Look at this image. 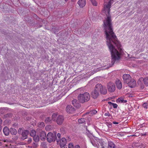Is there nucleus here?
Instances as JSON below:
<instances>
[{"mask_svg":"<svg viewBox=\"0 0 148 148\" xmlns=\"http://www.w3.org/2000/svg\"><path fill=\"white\" fill-rule=\"evenodd\" d=\"M112 1L110 0L108 2L105 1L103 9L107 18L104 21L103 23L107 44L111 54V63L113 65L116 60H118L120 58V54L115 48L114 45L116 46L119 50H121V45L117 40L112 27L111 16L109 13Z\"/></svg>","mask_w":148,"mask_h":148,"instance_id":"nucleus-1","label":"nucleus"},{"mask_svg":"<svg viewBox=\"0 0 148 148\" xmlns=\"http://www.w3.org/2000/svg\"><path fill=\"white\" fill-rule=\"evenodd\" d=\"M90 97L89 94L87 92L79 94L78 96V99L79 101L82 103L87 102L90 100Z\"/></svg>","mask_w":148,"mask_h":148,"instance_id":"nucleus-2","label":"nucleus"},{"mask_svg":"<svg viewBox=\"0 0 148 148\" xmlns=\"http://www.w3.org/2000/svg\"><path fill=\"white\" fill-rule=\"evenodd\" d=\"M18 134L21 135V139L22 140L27 138L29 134V132L28 130H23L21 128L18 129Z\"/></svg>","mask_w":148,"mask_h":148,"instance_id":"nucleus-3","label":"nucleus"},{"mask_svg":"<svg viewBox=\"0 0 148 148\" xmlns=\"http://www.w3.org/2000/svg\"><path fill=\"white\" fill-rule=\"evenodd\" d=\"M96 86V88L101 94L106 95L107 93V90L105 86H103L101 84H97Z\"/></svg>","mask_w":148,"mask_h":148,"instance_id":"nucleus-4","label":"nucleus"},{"mask_svg":"<svg viewBox=\"0 0 148 148\" xmlns=\"http://www.w3.org/2000/svg\"><path fill=\"white\" fill-rule=\"evenodd\" d=\"M56 133L53 134L51 132H49L47 136V141L50 143L55 141L56 138Z\"/></svg>","mask_w":148,"mask_h":148,"instance_id":"nucleus-5","label":"nucleus"},{"mask_svg":"<svg viewBox=\"0 0 148 148\" xmlns=\"http://www.w3.org/2000/svg\"><path fill=\"white\" fill-rule=\"evenodd\" d=\"M107 89L108 92H114L115 90V86L114 84L110 82L107 84Z\"/></svg>","mask_w":148,"mask_h":148,"instance_id":"nucleus-6","label":"nucleus"},{"mask_svg":"<svg viewBox=\"0 0 148 148\" xmlns=\"http://www.w3.org/2000/svg\"><path fill=\"white\" fill-rule=\"evenodd\" d=\"M37 131H39V132L40 133L39 136L41 140L42 141H45L46 138V134L45 132L39 129H37Z\"/></svg>","mask_w":148,"mask_h":148,"instance_id":"nucleus-7","label":"nucleus"},{"mask_svg":"<svg viewBox=\"0 0 148 148\" xmlns=\"http://www.w3.org/2000/svg\"><path fill=\"white\" fill-rule=\"evenodd\" d=\"M91 97L94 99L97 98L99 95V92L97 89L96 88V86H95L94 90L91 92Z\"/></svg>","mask_w":148,"mask_h":148,"instance_id":"nucleus-8","label":"nucleus"},{"mask_svg":"<svg viewBox=\"0 0 148 148\" xmlns=\"http://www.w3.org/2000/svg\"><path fill=\"white\" fill-rule=\"evenodd\" d=\"M123 78L124 83H127L130 81L132 77L130 75L128 74H125L123 76Z\"/></svg>","mask_w":148,"mask_h":148,"instance_id":"nucleus-9","label":"nucleus"},{"mask_svg":"<svg viewBox=\"0 0 148 148\" xmlns=\"http://www.w3.org/2000/svg\"><path fill=\"white\" fill-rule=\"evenodd\" d=\"M64 120V116L62 115H59L57 117L56 121L57 124L60 125L63 123Z\"/></svg>","mask_w":148,"mask_h":148,"instance_id":"nucleus-10","label":"nucleus"},{"mask_svg":"<svg viewBox=\"0 0 148 148\" xmlns=\"http://www.w3.org/2000/svg\"><path fill=\"white\" fill-rule=\"evenodd\" d=\"M75 110L74 108L71 106L68 105L66 107V111L68 113L72 114L74 111Z\"/></svg>","mask_w":148,"mask_h":148,"instance_id":"nucleus-11","label":"nucleus"},{"mask_svg":"<svg viewBox=\"0 0 148 148\" xmlns=\"http://www.w3.org/2000/svg\"><path fill=\"white\" fill-rule=\"evenodd\" d=\"M127 84H128L129 87L131 88H133L136 86V82L134 80L131 79L130 81V82L127 83Z\"/></svg>","mask_w":148,"mask_h":148,"instance_id":"nucleus-12","label":"nucleus"},{"mask_svg":"<svg viewBox=\"0 0 148 148\" xmlns=\"http://www.w3.org/2000/svg\"><path fill=\"white\" fill-rule=\"evenodd\" d=\"M115 82L117 88L119 89H121L122 87V85L121 81L119 79H117Z\"/></svg>","mask_w":148,"mask_h":148,"instance_id":"nucleus-13","label":"nucleus"},{"mask_svg":"<svg viewBox=\"0 0 148 148\" xmlns=\"http://www.w3.org/2000/svg\"><path fill=\"white\" fill-rule=\"evenodd\" d=\"M60 141V147H64L66 143V139L64 138H62Z\"/></svg>","mask_w":148,"mask_h":148,"instance_id":"nucleus-14","label":"nucleus"},{"mask_svg":"<svg viewBox=\"0 0 148 148\" xmlns=\"http://www.w3.org/2000/svg\"><path fill=\"white\" fill-rule=\"evenodd\" d=\"M78 4L81 8H83L86 5V0H79L77 2Z\"/></svg>","mask_w":148,"mask_h":148,"instance_id":"nucleus-15","label":"nucleus"},{"mask_svg":"<svg viewBox=\"0 0 148 148\" xmlns=\"http://www.w3.org/2000/svg\"><path fill=\"white\" fill-rule=\"evenodd\" d=\"M143 81V78H140L139 79L138 81V84L140 85L142 89H143L144 88V85L143 84L142 82Z\"/></svg>","mask_w":148,"mask_h":148,"instance_id":"nucleus-16","label":"nucleus"},{"mask_svg":"<svg viewBox=\"0 0 148 148\" xmlns=\"http://www.w3.org/2000/svg\"><path fill=\"white\" fill-rule=\"evenodd\" d=\"M3 132L5 136H8L9 134L10 130L7 127H5L4 128Z\"/></svg>","mask_w":148,"mask_h":148,"instance_id":"nucleus-17","label":"nucleus"},{"mask_svg":"<svg viewBox=\"0 0 148 148\" xmlns=\"http://www.w3.org/2000/svg\"><path fill=\"white\" fill-rule=\"evenodd\" d=\"M10 132L11 134L15 135L17 133V131L15 129L11 128H10Z\"/></svg>","mask_w":148,"mask_h":148,"instance_id":"nucleus-18","label":"nucleus"},{"mask_svg":"<svg viewBox=\"0 0 148 148\" xmlns=\"http://www.w3.org/2000/svg\"><path fill=\"white\" fill-rule=\"evenodd\" d=\"M115 145L111 141L108 142V148H115Z\"/></svg>","mask_w":148,"mask_h":148,"instance_id":"nucleus-19","label":"nucleus"},{"mask_svg":"<svg viewBox=\"0 0 148 148\" xmlns=\"http://www.w3.org/2000/svg\"><path fill=\"white\" fill-rule=\"evenodd\" d=\"M61 138V134L60 133H58L57 134V137H56V139L57 143H59Z\"/></svg>","mask_w":148,"mask_h":148,"instance_id":"nucleus-20","label":"nucleus"},{"mask_svg":"<svg viewBox=\"0 0 148 148\" xmlns=\"http://www.w3.org/2000/svg\"><path fill=\"white\" fill-rule=\"evenodd\" d=\"M33 140L36 142H38L39 141L40 138L38 135H36L33 137Z\"/></svg>","mask_w":148,"mask_h":148,"instance_id":"nucleus-21","label":"nucleus"},{"mask_svg":"<svg viewBox=\"0 0 148 148\" xmlns=\"http://www.w3.org/2000/svg\"><path fill=\"white\" fill-rule=\"evenodd\" d=\"M143 81L146 86H148V78L146 77L143 78Z\"/></svg>","mask_w":148,"mask_h":148,"instance_id":"nucleus-22","label":"nucleus"},{"mask_svg":"<svg viewBox=\"0 0 148 148\" xmlns=\"http://www.w3.org/2000/svg\"><path fill=\"white\" fill-rule=\"evenodd\" d=\"M36 131L34 130H32L30 133V136L32 137H34L36 135Z\"/></svg>","mask_w":148,"mask_h":148,"instance_id":"nucleus-23","label":"nucleus"},{"mask_svg":"<svg viewBox=\"0 0 148 148\" xmlns=\"http://www.w3.org/2000/svg\"><path fill=\"white\" fill-rule=\"evenodd\" d=\"M45 126V124L43 122H40L38 124V127L40 128L43 127Z\"/></svg>","mask_w":148,"mask_h":148,"instance_id":"nucleus-24","label":"nucleus"},{"mask_svg":"<svg viewBox=\"0 0 148 148\" xmlns=\"http://www.w3.org/2000/svg\"><path fill=\"white\" fill-rule=\"evenodd\" d=\"M12 116V114L11 113H8L4 115V117L7 119L11 117Z\"/></svg>","mask_w":148,"mask_h":148,"instance_id":"nucleus-25","label":"nucleus"},{"mask_svg":"<svg viewBox=\"0 0 148 148\" xmlns=\"http://www.w3.org/2000/svg\"><path fill=\"white\" fill-rule=\"evenodd\" d=\"M57 115V113H54L52 114V118L53 121H55L56 120V118Z\"/></svg>","mask_w":148,"mask_h":148,"instance_id":"nucleus-26","label":"nucleus"},{"mask_svg":"<svg viewBox=\"0 0 148 148\" xmlns=\"http://www.w3.org/2000/svg\"><path fill=\"white\" fill-rule=\"evenodd\" d=\"M78 122L80 123H83L85 122V119L84 118H81L78 119Z\"/></svg>","mask_w":148,"mask_h":148,"instance_id":"nucleus-27","label":"nucleus"},{"mask_svg":"<svg viewBox=\"0 0 148 148\" xmlns=\"http://www.w3.org/2000/svg\"><path fill=\"white\" fill-rule=\"evenodd\" d=\"M90 1L93 5L95 6L97 5V3L95 0H90Z\"/></svg>","mask_w":148,"mask_h":148,"instance_id":"nucleus-28","label":"nucleus"},{"mask_svg":"<svg viewBox=\"0 0 148 148\" xmlns=\"http://www.w3.org/2000/svg\"><path fill=\"white\" fill-rule=\"evenodd\" d=\"M80 104L77 101V102L75 104L74 106L75 107L78 108L80 107Z\"/></svg>","mask_w":148,"mask_h":148,"instance_id":"nucleus-29","label":"nucleus"},{"mask_svg":"<svg viewBox=\"0 0 148 148\" xmlns=\"http://www.w3.org/2000/svg\"><path fill=\"white\" fill-rule=\"evenodd\" d=\"M51 120L50 117H48L46 118L45 120V122L46 123H48L51 121Z\"/></svg>","mask_w":148,"mask_h":148,"instance_id":"nucleus-30","label":"nucleus"},{"mask_svg":"<svg viewBox=\"0 0 148 148\" xmlns=\"http://www.w3.org/2000/svg\"><path fill=\"white\" fill-rule=\"evenodd\" d=\"M38 146V144L37 143H33L32 144V146L31 147H32L33 148H36Z\"/></svg>","mask_w":148,"mask_h":148,"instance_id":"nucleus-31","label":"nucleus"},{"mask_svg":"<svg viewBox=\"0 0 148 148\" xmlns=\"http://www.w3.org/2000/svg\"><path fill=\"white\" fill-rule=\"evenodd\" d=\"M53 32H54V33L56 34H58V32H59L58 29L56 28H55V29H53Z\"/></svg>","mask_w":148,"mask_h":148,"instance_id":"nucleus-32","label":"nucleus"},{"mask_svg":"<svg viewBox=\"0 0 148 148\" xmlns=\"http://www.w3.org/2000/svg\"><path fill=\"white\" fill-rule=\"evenodd\" d=\"M147 103H145L143 104V106L146 110L147 108Z\"/></svg>","mask_w":148,"mask_h":148,"instance_id":"nucleus-33","label":"nucleus"},{"mask_svg":"<svg viewBox=\"0 0 148 148\" xmlns=\"http://www.w3.org/2000/svg\"><path fill=\"white\" fill-rule=\"evenodd\" d=\"M97 111L95 110H93L90 111V114L92 115L96 114Z\"/></svg>","mask_w":148,"mask_h":148,"instance_id":"nucleus-34","label":"nucleus"},{"mask_svg":"<svg viewBox=\"0 0 148 148\" xmlns=\"http://www.w3.org/2000/svg\"><path fill=\"white\" fill-rule=\"evenodd\" d=\"M77 100L76 99H74L72 100V102L73 105L74 106L75 104L77 102Z\"/></svg>","mask_w":148,"mask_h":148,"instance_id":"nucleus-35","label":"nucleus"},{"mask_svg":"<svg viewBox=\"0 0 148 148\" xmlns=\"http://www.w3.org/2000/svg\"><path fill=\"white\" fill-rule=\"evenodd\" d=\"M68 148H73V145L72 143H69L68 145Z\"/></svg>","mask_w":148,"mask_h":148,"instance_id":"nucleus-36","label":"nucleus"},{"mask_svg":"<svg viewBox=\"0 0 148 148\" xmlns=\"http://www.w3.org/2000/svg\"><path fill=\"white\" fill-rule=\"evenodd\" d=\"M112 105L113 106V108H116L118 106L117 105L116 103H113Z\"/></svg>","mask_w":148,"mask_h":148,"instance_id":"nucleus-37","label":"nucleus"},{"mask_svg":"<svg viewBox=\"0 0 148 148\" xmlns=\"http://www.w3.org/2000/svg\"><path fill=\"white\" fill-rule=\"evenodd\" d=\"M105 115L108 116H110V114L108 112L106 113L105 114Z\"/></svg>","mask_w":148,"mask_h":148,"instance_id":"nucleus-38","label":"nucleus"},{"mask_svg":"<svg viewBox=\"0 0 148 148\" xmlns=\"http://www.w3.org/2000/svg\"><path fill=\"white\" fill-rule=\"evenodd\" d=\"M32 141V138H29L28 140V143H29L31 142Z\"/></svg>","mask_w":148,"mask_h":148,"instance_id":"nucleus-39","label":"nucleus"},{"mask_svg":"<svg viewBox=\"0 0 148 148\" xmlns=\"http://www.w3.org/2000/svg\"><path fill=\"white\" fill-rule=\"evenodd\" d=\"M73 148H80V147L79 145H76L73 147Z\"/></svg>","mask_w":148,"mask_h":148,"instance_id":"nucleus-40","label":"nucleus"},{"mask_svg":"<svg viewBox=\"0 0 148 148\" xmlns=\"http://www.w3.org/2000/svg\"><path fill=\"white\" fill-rule=\"evenodd\" d=\"M119 101H121L123 103H126L127 102L126 100H125L123 99H122L120 100Z\"/></svg>","mask_w":148,"mask_h":148,"instance_id":"nucleus-41","label":"nucleus"},{"mask_svg":"<svg viewBox=\"0 0 148 148\" xmlns=\"http://www.w3.org/2000/svg\"><path fill=\"white\" fill-rule=\"evenodd\" d=\"M2 123V120L0 118V125H1Z\"/></svg>","mask_w":148,"mask_h":148,"instance_id":"nucleus-42","label":"nucleus"},{"mask_svg":"<svg viewBox=\"0 0 148 148\" xmlns=\"http://www.w3.org/2000/svg\"><path fill=\"white\" fill-rule=\"evenodd\" d=\"M113 123L114 124H117L119 123L118 122H116V121H113Z\"/></svg>","mask_w":148,"mask_h":148,"instance_id":"nucleus-43","label":"nucleus"},{"mask_svg":"<svg viewBox=\"0 0 148 148\" xmlns=\"http://www.w3.org/2000/svg\"><path fill=\"white\" fill-rule=\"evenodd\" d=\"M108 104H110V105H111V104L112 105V103H112L111 102H110V101L108 102Z\"/></svg>","mask_w":148,"mask_h":148,"instance_id":"nucleus-44","label":"nucleus"},{"mask_svg":"<svg viewBox=\"0 0 148 148\" xmlns=\"http://www.w3.org/2000/svg\"><path fill=\"white\" fill-rule=\"evenodd\" d=\"M2 128V126H1V125H0V132L1 131V130Z\"/></svg>","mask_w":148,"mask_h":148,"instance_id":"nucleus-45","label":"nucleus"},{"mask_svg":"<svg viewBox=\"0 0 148 148\" xmlns=\"http://www.w3.org/2000/svg\"><path fill=\"white\" fill-rule=\"evenodd\" d=\"M145 147V145H143V144L142 145V147L143 148H144Z\"/></svg>","mask_w":148,"mask_h":148,"instance_id":"nucleus-46","label":"nucleus"},{"mask_svg":"<svg viewBox=\"0 0 148 148\" xmlns=\"http://www.w3.org/2000/svg\"><path fill=\"white\" fill-rule=\"evenodd\" d=\"M91 143H92V145H94V143L92 142V140H91Z\"/></svg>","mask_w":148,"mask_h":148,"instance_id":"nucleus-47","label":"nucleus"},{"mask_svg":"<svg viewBox=\"0 0 148 148\" xmlns=\"http://www.w3.org/2000/svg\"><path fill=\"white\" fill-rule=\"evenodd\" d=\"M71 1H72L74 2L75 1V0H71Z\"/></svg>","mask_w":148,"mask_h":148,"instance_id":"nucleus-48","label":"nucleus"},{"mask_svg":"<svg viewBox=\"0 0 148 148\" xmlns=\"http://www.w3.org/2000/svg\"><path fill=\"white\" fill-rule=\"evenodd\" d=\"M6 140H5L4 141V142H6Z\"/></svg>","mask_w":148,"mask_h":148,"instance_id":"nucleus-49","label":"nucleus"},{"mask_svg":"<svg viewBox=\"0 0 148 148\" xmlns=\"http://www.w3.org/2000/svg\"><path fill=\"white\" fill-rule=\"evenodd\" d=\"M101 148H104L103 147H102Z\"/></svg>","mask_w":148,"mask_h":148,"instance_id":"nucleus-50","label":"nucleus"},{"mask_svg":"<svg viewBox=\"0 0 148 148\" xmlns=\"http://www.w3.org/2000/svg\"><path fill=\"white\" fill-rule=\"evenodd\" d=\"M65 1H67V0H65Z\"/></svg>","mask_w":148,"mask_h":148,"instance_id":"nucleus-51","label":"nucleus"}]
</instances>
